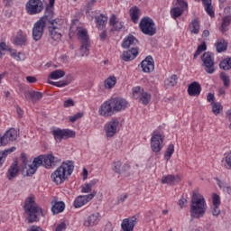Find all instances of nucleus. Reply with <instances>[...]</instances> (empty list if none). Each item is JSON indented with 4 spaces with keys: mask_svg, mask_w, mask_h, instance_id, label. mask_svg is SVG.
Wrapping results in <instances>:
<instances>
[{
    "mask_svg": "<svg viewBox=\"0 0 231 231\" xmlns=\"http://www.w3.org/2000/svg\"><path fill=\"white\" fill-rule=\"evenodd\" d=\"M24 213L27 216L28 223H37L39 221V216L44 217L46 211L42 209L37 202H35V196L31 195L25 199L23 205Z\"/></svg>",
    "mask_w": 231,
    "mask_h": 231,
    "instance_id": "obj_1",
    "label": "nucleus"
},
{
    "mask_svg": "<svg viewBox=\"0 0 231 231\" xmlns=\"http://www.w3.org/2000/svg\"><path fill=\"white\" fill-rule=\"evenodd\" d=\"M189 212L190 217L196 219H199V217L205 216V212H207V202L203 195L196 193V191L192 192Z\"/></svg>",
    "mask_w": 231,
    "mask_h": 231,
    "instance_id": "obj_2",
    "label": "nucleus"
},
{
    "mask_svg": "<svg viewBox=\"0 0 231 231\" xmlns=\"http://www.w3.org/2000/svg\"><path fill=\"white\" fill-rule=\"evenodd\" d=\"M75 165L73 162L67 161L63 162L62 164L51 175V178L56 185H60L68 180V176L73 174Z\"/></svg>",
    "mask_w": 231,
    "mask_h": 231,
    "instance_id": "obj_3",
    "label": "nucleus"
},
{
    "mask_svg": "<svg viewBox=\"0 0 231 231\" xmlns=\"http://www.w3.org/2000/svg\"><path fill=\"white\" fill-rule=\"evenodd\" d=\"M57 163H60V159L55 157L53 153H49L47 155H40L34 158L32 164L36 169H39L41 165H43L45 169H51L57 167Z\"/></svg>",
    "mask_w": 231,
    "mask_h": 231,
    "instance_id": "obj_4",
    "label": "nucleus"
},
{
    "mask_svg": "<svg viewBox=\"0 0 231 231\" xmlns=\"http://www.w3.org/2000/svg\"><path fill=\"white\" fill-rule=\"evenodd\" d=\"M139 28L144 35H149V37L156 35V24L149 16H145L141 19Z\"/></svg>",
    "mask_w": 231,
    "mask_h": 231,
    "instance_id": "obj_5",
    "label": "nucleus"
},
{
    "mask_svg": "<svg viewBox=\"0 0 231 231\" xmlns=\"http://www.w3.org/2000/svg\"><path fill=\"white\" fill-rule=\"evenodd\" d=\"M25 10L29 15H37L44 10V5L41 0H29L25 5Z\"/></svg>",
    "mask_w": 231,
    "mask_h": 231,
    "instance_id": "obj_6",
    "label": "nucleus"
},
{
    "mask_svg": "<svg viewBox=\"0 0 231 231\" xmlns=\"http://www.w3.org/2000/svg\"><path fill=\"white\" fill-rule=\"evenodd\" d=\"M41 23H43V24L46 26V23H51V25H60L62 24V20L59 18H55V13L53 12V8L51 7H46L44 15L40 18Z\"/></svg>",
    "mask_w": 231,
    "mask_h": 231,
    "instance_id": "obj_7",
    "label": "nucleus"
},
{
    "mask_svg": "<svg viewBox=\"0 0 231 231\" xmlns=\"http://www.w3.org/2000/svg\"><path fill=\"white\" fill-rule=\"evenodd\" d=\"M201 60L203 62L202 66L204 67L206 73L212 75V73L216 71V68L214 67V57L212 56V53L204 52L203 55L201 56Z\"/></svg>",
    "mask_w": 231,
    "mask_h": 231,
    "instance_id": "obj_8",
    "label": "nucleus"
},
{
    "mask_svg": "<svg viewBox=\"0 0 231 231\" xmlns=\"http://www.w3.org/2000/svg\"><path fill=\"white\" fill-rule=\"evenodd\" d=\"M18 136L19 132L15 128H10L3 136L0 135V147H5L11 142H15Z\"/></svg>",
    "mask_w": 231,
    "mask_h": 231,
    "instance_id": "obj_9",
    "label": "nucleus"
},
{
    "mask_svg": "<svg viewBox=\"0 0 231 231\" xmlns=\"http://www.w3.org/2000/svg\"><path fill=\"white\" fill-rule=\"evenodd\" d=\"M52 135L56 142H62V140H68V138H75V132L69 129H60L52 131Z\"/></svg>",
    "mask_w": 231,
    "mask_h": 231,
    "instance_id": "obj_10",
    "label": "nucleus"
},
{
    "mask_svg": "<svg viewBox=\"0 0 231 231\" xmlns=\"http://www.w3.org/2000/svg\"><path fill=\"white\" fill-rule=\"evenodd\" d=\"M162 143H163V138H162V134H160L158 131H154L151 138V149L152 152H160L162 147Z\"/></svg>",
    "mask_w": 231,
    "mask_h": 231,
    "instance_id": "obj_11",
    "label": "nucleus"
},
{
    "mask_svg": "<svg viewBox=\"0 0 231 231\" xmlns=\"http://www.w3.org/2000/svg\"><path fill=\"white\" fill-rule=\"evenodd\" d=\"M118 125H120V122L117 121V119H113L107 122L104 127L106 132V136L107 138H113V136H115V134H116L118 131Z\"/></svg>",
    "mask_w": 231,
    "mask_h": 231,
    "instance_id": "obj_12",
    "label": "nucleus"
},
{
    "mask_svg": "<svg viewBox=\"0 0 231 231\" xmlns=\"http://www.w3.org/2000/svg\"><path fill=\"white\" fill-rule=\"evenodd\" d=\"M112 107H114L115 113H120V111H125L129 102L122 97H114L110 99Z\"/></svg>",
    "mask_w": 231,
    "mask_h": 231,
    "instance_id": "obj_13",
    "label": "nucleus"
},
{
    "mask_svg": "<svg viewBox=\"0 0 231 231\" xmlns=\"http://www.w3.org/2000/svg\"><path fill=\"white\" fill-rule=\"evenodd\" d=\"M97 196V191H93L92 193L88 195H79L73 203V207L75 208H80V207H84L86 203H89L93 198Z\"/></svg>",
    "mask_w": 231,
    "mask_h": 231,
    "instance_id": "obj_14",
    "label": "nucleus"
},
{
    "mask_svg": "<svg viewBox=\"0 0 231 231\" xmlns=\"http://www.w3.org/2000/svg\"><path fill=\"white\" fill-rule=\"evenodd\" d=\"M44 28L46 25L40 22L39 20L34 23L32 27V39L33 41H41L42 39V34L44 33Z\"/></svg>",
    "mask_w": 231,
    "mask_h": 231,
    "instance_id": "obj_15",
    "label": "nucleus"
},
{
    "mask_svg": "<svg viewBox=\"0 0 231 231\" xmlns=\"http://www.w3.org/2000/svg\"><path fill=\"white\" fill-rule=\"evenodd\" d=\"M137 223L138 218H136V216L125 218L122 221L121 228L123 231H134V226H136Z\"/></svg>",
    "mask_w": 231,
    "mask_h": 231,
    "instance_id": "obj_16",
    "label": "nucleus"
},
{
    "mask_svg": "<svg viewBox=\"0 0 231 231\" xmlns=\"http://www.w3.org/2000/svg\"><path fill=\"white\" fill-rule=\"evenodd\" d=\"M115 108L111 104V99L103 103L99 109L101 116H113L115 115Z\"/></svg>",
    "mask_w": 231,
    "mask_h": 231,
    "instance_id": "obj_17",
    "label": "nucleus"
},
{
    "mask_svg": "<svg viewBox=\"0 0 231 231\" xmlns=\"http://www.w3.org/2000/svg\"><path fill=\"white\" fill-rule=\"evenodd\" d=\"M141 68L143 73H151V71H154V60L151 56H147L141 62Z\"/></svg>",
    "mask_w": 231,
    "mask_h": 231,
    "instance_id": "obj_18",
    "label": "nucleus"
},
{
    "mask_svg": "<svg viewBox=\"0 0 231 231\" xmlns=\"http://www.w3.org/2000/svg\"><path fill=\"white\" fill-rule=\"evenodd\" d=\"M181 181V178L180 175H172V174H168L164 175L162 178V185H178Z\"/></svg>",
    "mask_w": 231,
    "mask_h": 231,
    "instance_id": "obj_19",
    "label": "nucleus"
},
{
    "mask_svg": "<svg viewBox=\"0 0 231 231\" xmlns=\"http://www.w3.org/2000/svg\"><path fill=\"white\" fill-rule=\"evenodd\" d=\"M137 56L138 48H132L131 50L125 51L121 55V59L122 60H125V62H129L131 60H134Z\"/></svg>",
    "mask_w": 231,
    "mask_h": 231,
    "instance_id": "obj_20",
    "label": "nucleus"
},
{
    "mask_svg": "<svg viewBox=\"0 0 231 231\" xmlns=\"http://www.w3.org/2000/svg\"><path fill=\"white\" fill-rule=\"evenodd\" d=\"M188 95L189 97H199L201 95V85L197 81L190 83L188 86Z\"/></svg>",
    "mask_w": 231,
    "mask_h": 231,
    "instance_id": "obj_21",
    "label": "nucleus"
},
{
    "mask_svg": "<svg viewBox=\"0 0 231 231\" xmlns=\"http://www.w3.org/2000/svg\"><path fill=\"white\" fill-rule=\"evenodd\" d=\"M101 217H102L100 216V213L91 214L88 217V219L84 221V226L89 227V226H95L98 225Z\"/></svg>",
    "mask_w": 231,
    "mask_h": 231,
    "instance_id": "obj_22",
    "label": "nucleus"
},
{
    "mask_svg": "<svg viewBox=\"0 0 231 231\" xmlns=\"http://www.w3.org/2000/svg\"><path fill=\"white\" fill-rule=\"evenodd\" d=\"M49 33L52 41L59 42L62 37V34L60 33V29H59V25L57 24L51 25L49 27Z\"/></svg>",
    "mask_w": 231,
    "mask_h": 231,
    "instance_id": "obj_23",
    "label": "nucleus"
},
{
    "mask_svg": "<svg viewBox=\"0 0 231 231\" xmlns=\"http://www.w3.org/2000/svg\"><path fill=\"white\" fill-rule=\"evenodd\" d=\"M24 97L26 100H29V98L32 100V104H35V102H39L42 98V92L39 91H27L24 93Z\"/></svg>",
    "mask_w": 231,
    "mask_h": 231,
    "instance_id": "obj_24",
    "label": "nucleus"
},
{
    "mask_svg": "<svg viewBox=\"0 0 231 231\" xmlns=\"http://www.w3.org/2000/svg\"><path fill=\"white\" fill-rule=\"evenodd\" d=\"M139 42H138V39H136V37H134L133 34H129L124 39L122 42V47L127 49L131 46H136L137 44H139Z\"/></svg>",
    "mask_w": 231,
    "mask_h": 231,
    "instance_id": "obj_25",
    "label": "nucleus"
},
{
    "mask_svg": "<svg viewBox=\"0 0 231 231\" xmlns=\"http://www.w3.org/2000/svg\"><path fill=\"white\" fill-rule=\"evenodd\" d=\"M19 174V166L17 162H14L9 168L7 171V180H12L14 178H17Z\"/></svg>",
    "mask_w": 231,
    "mask_h": 231,
    "instance_id": "obj_26",
    "label": "nucleus"
},
{
    "mask_svg": "<svg viewBox=\"0 0 231 231\" xmlns=\"http://www.w3.org/2000/svg\"><path fill=\"white\" fill-rule=\"evenodd\" d=\"M95 22L98 30H104L106 28V24H107V16H105L104 14L95 16Z\"/></svg>",
    "mask_w": 231,
    "mask_h": 231,
    "instance_id": "obj_27",
    "label": "nucleus"
},
{
    "mask_svg": "<svg viewBox=\"0 0 231 231\" xmlns=\"http://www.w3.org/2000/svg\"><path fill=\"white\" fill-rule=\"evenodd\" d=\"M231 24V15L228 14L222 18V23L219 27V30L222 33H226L228 32V25Z\"/></svg>",
    "mask_w": 231,
    "mask_h": 231,
    "instance_id": "obj_28",
    "label": "nucleus"
},
{
    "mask_svg": "<svg viewBox=\"0 0 231 231\" xmlns=\"http://www.w3.org/2000/svg\"><path fill=\"white\" fill-rule=\"evenodd\" d=\"M73 81V76L69 75L67 76V79L63 81H49V84H51L52 86H56V88H65V86H69V84H71Z\"/></svg>",
    "mask_w": 231,
    "mask_h": 231,
    "instance_id": "obj_29",
    "label": "nucleus"
},
{
    "mask_svg": "<svg viewBox=\"0 0 231 231\" xmlns=\"http://www.w3.org/2000/svg\"><path fill=\"white\" fill-rule=\"evenodd\" d=\"M110 26H113L114 30L116 32H120L122 28H124V23L116 21V15L112 14L110 21H109Z\"/></svg>",
    "mask_w": 231,
    "mask_h": 231,
    "instance_id": "obj_30",
    "label": "nucleus"
},
{
    "mask_svg": "<svg viewBox=\"0 0 231 231\" xmlns=\"http://www.w3.org/2000/svg\"><path fill=\"white\" fill-rule=\"evenodd\" d=\"M78 37L80 41V44L91 42H89V35H88V30H86V29L79 28L78 30Z\"/></svg>",
    "mask_w": 231,
    "mask_h": 231,
    "instance_id": "obj_31",
    "label": "nucleus"
},
{
    "mask_svg": "<svg viewBox=\"0 0 231 231\" xmlns=\"http://www.w3.org/2000/svg\"><path fill=\"white\" fill-rule=\"evenodd\" d=\"M215 46L217 48V53H223V51H226V48H228V42H226L225 39H221L216 42Z\"/></svg>",
    "mask_w": 231,
    "mask_h": 231,
    "instance_id": "obj_32",
    "label": "nucleus"
},
{
    "mask_svg": "<svg viewBox=\"0 0 231 231\" xmlns=\"http://www.w3.org/2000/svg\"><path fill=\"white\" fill-rule=\"evenodd\" d=\"M66 208V204L63 201L55 202L52 206L51 210L53 214H60V212H64Z\"/></svg>",
    "mask_w": 231,
    "mask_h": 231,
    "instance_id": "obj_33",
    "label": "nucleus"
},
{
    "mask_svg": "<svg viewBox=\"0 0 231 231\" xmlns=\"http://www.w3.org/2000/svg\"><path fill=\"white\" fill-rule=\"evenodd\" d=\"M175 84H178V76L176 74L171 75L164 81L165 88H174Z\"/></svg>",
    "mask_w": 231,
    "mask_h": 231,
    "instance_id": "obj_34",
    "label": "nucleus"
},
{
    "mask_svg": "<svg viewBox=\"0 0 231 231\" xmlns=\"http://www.w3.org/2000/svg\"><path fill=\"white\" fill-rule=\"evenodd\" d=\"M130 16L133 23H138V20L140 19V9L137 6L131 8Z\"/></svg>",
    "mask_w": 231,
    "mask_h": 231,
    "instance_id": "obj_35",
    "label": "nucleus"
},
{
    "mask_svg": "<svg viewBox=\"0 0 231 231\" xmlns=\"http://www.w3.org/2000/svg\"><path fill=\"white\" fill-rule=\"evenodd\" d=\"M66 75V72L62 69H56L49 75V79H51V80H57L59 79H62Z\"/></svg>",
    "mask_w": 231,
    "mask_h": 231,
    "instance_id": "obj_36",
    "label": "nucleus"
},
{
    "mask_svg": "<svg viewBox=\"0 0 231 231\" xmlns=\"http://www.w3.org/2000/svg\"><path fill=\"white\" fill-rule=\"evenodd\" d=\"M79 53L81 57H88L89 55V48H91V42L80 43Z\"/></svg>",
    "mask_w": 231,
    "mask_h": 231,
    "instance_id": "obj_37",
    "label": "nucleus"
},
{
    "mask_svg": "<svg viewBox=\"0 0 231 231\" xmlns=\"http://www.w3.org/2000/svg\"><path fill=\"white\" fill-rule=\"evenodd\" d=\"M15 151V147L13 146L9 149L5 150L4 152H0V167H3V163H5V160L7 154H12Z\"/></svg>",
    "mask_w": 231,
    "mask_h": 231,
    "instance_id": "obj_38",
    "label": "nucleus"
},
{
    "mask_svg": "<svg viewBox=\"0 0 231 231\" xmlns=\"http://www.w3.org/2000/svg\"><path fill=\"white\" fill-rule=\"evenodd\" d=\"M189 32H191L195 35H198V33H199V21H198V19H194L189 23Z\"/></svg>",
    "mask_w": 231,
    "mask_h": 231,
    "instance_id": "obj_39",
    "label": "nucleus"
},
{
    "mask_svg": "<svg viewBox=\"0 0 231 231\" xmlns=\"http://www.w3.org/2000/svg\"><path fill=\"white\" fill-rule=\"evenodd\" d=\"M116 84V77L115 76H110L105 80L106 89H113Z\"/></svg>",
    "mask_w": 231,
    "mask_h": 231,
    "instance_id": "obj_40",
    "label": "nucleus"
},
{
    "mask_svg": "<svg viewBox=\"0 0 231 231\" xmlns=\"http://www.w3.org/2000/svg\"><path fill=\"white\" fill-rule=\"evenodd\" d=\"M220 69H224V71H228L231 69V58L224 59L219 63Z\"/></svg>",
    "mask_w": 231,
    "mask_h": 231,
    "instance_id": "obj_41",
    "label": "nucleus"
},
{
    "mask_svg": "<svg viewBox=\"0 0 231 231\" xmlns=\"http://www.w3.org/2000/svg\"><path fill=\"white\" fill-rule=\"evenodd\" d=\"M14 44L16 46H23L26 44V36L23 34V32L18 33L14 38Z\"/></svg>",
    "mask_w": 231,
    "mask_h": 231,
    "instance_id": "obj_42",
    "label": "nucleus"
},
{
    "mask_svg": "<svg viewBox=\"0 0 231 231\" xmlns=\"http://www.w3.org/2000/svg\"><path fill=\"white\" fill-rule=\"evenodd\" d=\"M183 12H185V9L180 7H174L171 10V15L172 19H178V17H181Z\"/></svg>",
    "mask_w": 231,
    "mask_h": 231,
    "instance_id": "obj_43",
    "label": "nucleus"
},
{
    "mask_svg": "<svg viewBox=\"0 0 231 231\" xmlns=\"http://www.w3.org/2000/svg\"><path fill=\"white\" fill-rule=\"evenodd\" d=\"M172 154H174V144H170L166 150L165 154H164L165 161L169 162V160H171Z\"/></svg>",
    "mask_w": 231,
    "mask_h": 231,
    "instance_id": "obj_44",
    "label": "nucleus"
},
{
    "mask_svg": "<svg viewBox=\"0 0 231 231\" xmlns=\"http://www.w3.org/2000/svg\"><path fill=\"white\" fill-rule=\"evenodd\" d=\"M207 50V43H205V42H203L198 48L197 51L193 56V59H198V57H199L202 53V51H206Z\"/></svg>",
    "mask_w": 231,
    "mask_h": 231,
    "instance_id": "obj_45",
    "label": "nucleus"
},
{
    "mask_svg": "<svg viewBox=\"0 0 231 231\" xmlns=\"http://www.w3.org/2000/svg\"><path fill=\"white\" fill-rule=\"evenodd\" d=\"M140 101L143 106H147L149 102H151V94L143 91V94L141 95Z\"/></svg>",
    "mask_w": 231,
    "mask_h": 231,
    "instance_id": "obj_46",
    "label": "nucleus"
},
{
    "mask_svg": "<svg viewBox=\"0 0 231 231\" xmlns=\"http://www.w3.org/2000/svg\"><path fill=\"white\" fill-rule=\"evenodd\" d=\"M143 88L142 87H135L133 88V97L135 99L141 98L142 95L143 94Z\"/></svg>",
    "mask_w": 231,
    "mask_h": 231,
    "instance_id": "obj_47",
    "label": "nucleus"
},
{
    "mask_svg": "<svg viewBox=\"0 0 231 231\" xmlns=\"http://www.w3.org/2000/svg\"><path fill=\"white\" fill-rule=\"evenodd\" d=\"M220 79L222 82L224 83L225 88H228L230 86V77L226 75L225 72L220 73Z\"/></svg>",
    "mask_w": 231,
    "mask_h": 231,
    "instance_id": "obj_48",
    "label": "nucleus"
},
{
    "mask_svg": "<svg viewBox=\"0 0 231 231\" xmlns=\"http://www.w3.org/2000/svg\"><path fill=\"white\" fill-rule=\"evenodd\" d=\"M223 111V106H221V103H214L212 105V113L215 115H219Z\"/></svg>",
    "mask_w": 231,
    "mask_h": 231,
    "instance_id": "obj_49",
    "label": "nucleus"
},
{
    "mask_svg": "<svg viewBox=\"0 0 231 231\" xmlns=\"http://www.w3.org/2000/svg\"><path fill=\"white\" fill-rule=\"evenodd\" d=\"M20 160L22 162L23 171H24V169H28V157H26V153H22Z\"/></svg>",
    "mask_w": 231,
    "mask_h": 231,
    "instance_id": "obj_50",
    "label": "nucleus"
},
{
    "mask_svg": "<svg viewBox=\"0 0 231 231\" xmlns=\"http://www.w3.org/2000/svg\"><path fill=\"white\" fill-rule=\"evenodd\" d=\"M226 169H231V152L224 154Z\"/></svg>",
    "mask_w": 231,
    "mask_h": 231,
    "instance_id": "obj_51",
    "label": "nucleus"
},
{
    "mask_svg": "<svg viewBox=\"0 0 231 231\" xmlns=\"http://www.w3.org/2000/svg\"><path fill=\"white\" fill-rule=\"evenodd\" d=\"M204 7L208 15H210V17H214L215 14H214V9L212 7V4H206Z\"/></svg>",
    "mask_w": 231,
    "mask_h": 231,
    "instance_id": "obj_52",
    "label": "nucleus"
},
{
    "mask_svg": "<svg viewBox=\"0 0 231 231\" xmlns=\"http://www.w3.org/2000/svg\"><path fill=\"white\" fill-rule=\"evenodd\" d=\"M35 172H37V168L34 165L30 164L29 168L26 170V176H33Z\"/></svg>",
    "mask_w": 231,
    "mask_h": 231,
    "instance_id": "obj_53",
    "label": "nucleus"
},
{
    "mask_svg": "<svg viewBox=\"0 0 231 231\" xmlns=\"http://www.w3.org/2000/svg\"><path fill=\"white\" fill-rule=\"evenodd\" d=\"M213 207H219L221 205V198L219 195L213 193Z\"/></svg>",
    "mask_w": 231,
    "mask_h": 231,
    "instance_id": "obj_54",
    "label": "nucleus"
},
{
    "mask_svg": "<svg viewBox=\"0 0 231 231\" xmlns=\"http://www.w3.org/2000/svg\"><path fill=\"white\" fill-rule=\"evenodd\" d=\"M11 55L14 57V59H15V60H24L25 57L24 54L21 53V52H11Z\"/></svg>",
    "mask_w": 231,
    "mask_h": 231,
    "instance_id": "obj_55",
    "label": "nucleus"
},
{
    "mask_svg": "<svg viewBox=\"0 0 231 231\" xmlns=\"http://www.w3.org/2000/svg\"><path fill=\"white\" fill-rule=\"evenodd\" d=\"M121 167L122 162L120 161L115 162L113 171H115V172H117V174H120Z\"/></svg>",
    "mask_w": 231,
    "mask_h": 231,
    "instance_id": "obj_56",
    "label": "nucleus"
},
{
    "mask_svg": "<svg viewBox=\"0 0 231 231\" xmlns=\"http://www.w3.org/2000/svg\"><path fill=\"white\" fill-rule=\"evenodd\" d=\"M91 187L87 183L84 184L83 186H81V192L88 194L89 192H91Z\"/></svg>",
    "mask_w": 231,
    "mask_h": 231,
    "instance_id": "obj_57",
    "label": "nucleus"
},
{
    "mask_svg": "<svg viewBox=\"0 0 231 231\" xmlns=\"http://www.w3.org/2000/svg\"><path fill=\"white\" fill-rule=\"evenodd\" d=\"M177 3L179 6H180V8H181L182 10H185V8H189V4H187L185 0H177Z\"/></svg>",
    "mask_w": 231,
    "mask_h": 231,
    "instance_id": "obj_58",
    "label": "nucleus"
},
{
    "mask_svg": "<svg viewBox=\"0 0 231 231\" xmlns=\"http://www.w3.org/2000/svg\"><path fill=\"white\" fill-rule=\"evenodd\" d=\"M127 198H129V195H127V194L120 195L117 198V205H120V203H124L125 201V199H127Z\"/></svg>",
    "mask_w": 231,
    "mask_h": 231,
    "instance_id": "obj_59",
    "label": "nucleus"
},
{
    "mask_svg": "<svg viewBox=\"0 0 231 231\" xmlns=\"http://www.w3.org/2000/svg\"><path fill=\"white\" fill-rule=\"evenodd\" d=\"M67 226L65 222H61L56 226L55 231H66Z\"/></svg>",
    "mask_w": 231,
    "mask_h": 231,
    "instance_id": "obj_60",
    "label": "nucleus"
},
{
    "mask_svg": "<svg viewBox=\"0 0 231 231\" xmlns=\"http://www.w3.org/2000/svg\"><path fill=\"white\" fill-rule=\"evenodd\" d=\"M63 106H64V107H71V106H75V102H73V99H67L64 101Z\"/></svg>",
    "mask_w": 231,
    "mask_h": 231,
    "instance_id": "obj_61",
    "label": "nucleus"
},
{
    "mask_svg": "<svg viewBox=\"0 0 231 231\" xmlns=\"http://www.w3.org/2000/svg\"><path fill=\"white\" fill-rule=\"evenodd\" d=\"M129 169H131V166H129V164H121V170L119 174H124V172H127Z\"/></svg>",
    "mask_w": 231,
    "mask_h": 231,
    "instance_id": "obj_62",
    "label": "nucleus"
},
{
    "mask_svg": "<svg viewBox=\"0 0 231 231\" xmlns=\"http://www.w3.org/2000/svg\"><path fill=\"white\" fill-rule=\"evenodd\" d=\"M214 208L212 210L213 216H219L221 214V210H219V206H213Z\"/></svg>",
    "mask_w": 231,
    "mask_h": 231,
    "instance_id": "obj_63",
    "label": "nucleus"
},
{
    "mask_svg": "<svg viewBox=\"0 0 231 231\" xmlns=\"http://www.w3.org/2000/svg\"><path fill=\"white\" fill-rule=\"evenodd\" d=\"M105 231H113V224L111 222L106 224Z\"/></svg>",
    "mask_w": 231,
    "mask_h": 231,
    "instance_id": "obj_64",
    "label": "nucleus"
}]
</instances>
